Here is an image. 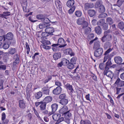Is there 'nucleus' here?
I'll return each instance as SVG.
<instances>
[{
    "label": "nucleus",
    "instance_id": "nucleus-64",
    "mask_svg": "<svg viewBox=\"0 0 124 124\" xmlns=\"http://www.w3.org/2000/svg\"><path fill=\"white\" fill-rule=\"evenodd\" d=\"M43 47L46 49H51V47L47 46L46 45H43L42 46Z\"/></svg>",
    "mask_w": 124,
    "mask_h": 124
},
{
    "label": "nucleus",
    "instance_id": "nucleus-31",
    "mask_svg": "<svg viewBox=\"0 0 124 124\" xmlns=\"http://www.w3.org/2000/svg\"><path fill=\"white\" fill-rule=\"evenodd\" d=\"M68 100L67 99H65L61 100L59 101V103L63 106H65L68 103Z\"/></svg>",
    "mask_w": 124,
    "mask_h": 124
},
{
    "label": "nucleus",
    "instance_id": "nucleus-44",
    "mask_svg": "<svg viewBox=\"0 0 124 124\" xmlns=\"http://www.w3.org/2000/svg\"><path fill=\"white\" fill-rule=\"evenodd\" d=\"M42 95V93L40 91H39L35 95V98L37 99H39L41 98Z\"/></svg>",
    "mask_w": 124,
    "mask_h": 124
},
{
    "label": "nucleus",
    "instance_id": "nucleus-27",
    "mask_svg": "<svg viewBox=\"0 0 124 124\" xmlns=\"http://www.w3.org/2000/svg\"><path fill=\"white\" fill-rule=\"evenodd\" d=\"M52 100V98L50 96L46 97L44 99L43 101L46 104V103L50 102Z\"/></svg>",
    "mask_w": 124,
    "mask_h": 124
},
{
    "label": "nucleus",
    "instance_id": "nucleus-22",
    "mask_svg": "<svg viewBox=\"0 0 124 124\" xmlns=\"http://www.w3.org/2000/svg\"><path fill=\"white\" fill-rule=\"evenodd\" d=\"M102 31L101 28L99 26H97L95 28V31L98 35H100Z\"/></svg>",
    "mask_w": 124,
    "mask_h": 124
},
{
    "label": "nucleus",
    "instance_id": "nucleus-48",
    "mask_svg": "<svg viewBox=\"0 0 124 124\" xmlns=\"http://www.w3.org/2000/svg\"><path fill=\"white\" fill-rule=\"evenodd\" d=\"M75 14L76 16L78 17H79L81 16L82 13L80 10H77L75 12Z\"/></svg>",
    "mask_w": 124,
    "mask_h": 124
},
{
    "label": "nucleus",
    "instance_id": "nucleus-42",
    "mask_svg": "<svg viewBox=\"0 0 124 124\" xmlns=\"http://www.w3.org/2000/svg\"><path fill=\"white\" fill-rule=\"evenodd\" d=\"M106 75H106L107 76L110 77L111 79L113 78V77L114 76V73L111 70H109V71H108Z\"/></svg>",
    "mask_w": 124,
    "mask_h": 124
},
{
    "label": "nucleus",
    "instance_id": "nucleus-54",
    "mask_svg": "<svg viewBox=\"0 0 124 124\" xmlns=\"http://www.w3.org/2000/svg\"><path fill=\"white\" fill-rule=\"evenodd\" d=\"M75 8V7L73 6L68 11V13L70 14H72L74 11Z\"/></svg>",
    "mask_w": 124,
    "mask_h": 124
},
{
    "label": "nucleus",
    "instance_id": "nucleus-1",
    "mask_svg": "<svg viewBox=\"0 0 124 124\" xmlns=\"http://www.w3.org/2000/svg\"><path fill=\"white\" fill-rule=\"evenodd\" d=\"M4 40H7L8 41H11L10 42V44L14 45L16 44V41L14 39V35L11 32H9L6 35H4Z\"/></svg>",
    "mask_w": 124,
    "mask_h": 124
},
{
    "label": "nucleus",
    "instance_id": "nucleus-58",
    "mask_svg": "<svg viewBox=\"0 0 124 124\" xmlns=\"http://www.w3.org/2000/svg\"><path fill=\"white\" fill-rule=\"evenodd\" d=\"M106 35L104 34V36L101 38V40L103 42L107 41V37H106Z\"/></svg>",
    "mask_w": 124,
    "mask_h": 124
},
{
    "label": "nucleus",
    "instance_id": "nucleus-4",
    "mask_svg": "<svg viewBox=\"0 0 124 124\" xmlns=\"http://www.w3.org/2000/svg\"><path fill=\"white\" fill-rule=\"evenodd\" d=\"M70 110H68L67 112L64 115V121L68 124L70 123V119H71L72 115Z\"/></svg>",
    "mask_w": 124,
    "mask_h": 124
},
{
    "label": "nucleus",
    "instance_id": "nucleus-35",
    "mask_svg": "<svg viewBox=\"0 0 124 124\" xmlns=\"http://www.w3.org/2000/svg\"><path fill=\"white\" fill-rule=\"evenodd\" d=\"M100 42L98 41H95L94 43L93 49H97V48H100Z\"/></svg>",
    "mask_w": 124,
    "mask_h": 124
},
{
    "label": "nucleus",
    "instance_id": "nucleus-25",
    "mask_svg": "<svg viewBox=\"0 0 124 124\" xmlns=\"http://www.w3.org/2000/svg\"><path fill=\"white\" fill-rule=\"evenodd\" d=\"M64 52L67 54H70L71 56H74V54L72 52V49L70 48L64 50Z\"/></svg>",
    "mask_w": 124,
    "mask_h": 124
},
{
    "label": "nucleus",
    "instance_id": "nucleus-28",
    "mask_svg": "<svg viewBox=\"0 0 124 124\" xmlns=\"http://www.w3.org/2000/svg\"><path fill=\"white\" fill-rule=\"evenodd\" d=\"M42 37L41 38V39H44V38L46 39L47 38L46 37H47L50 34L49 33L47 32H43L41 34Z\"/></svg>",
    "mask_w": 124,
    "mask_h": 124
},
{
    "label": "nucleus",
    "instance_id": "nucleus-3",
    "mask_svg": "<svg viewBox=\"0 0 124 124\" xmlns=\"http://www.w3.org/2000/svg\"><path fill=\"white\" fill-rule=\"evenodd\" d=\"M61 114H53L52 116V117L53 120L56 121L55 124H58L64 120L63 117H60Z\"/></svg>",
    "mask_w": 124,
    "mask_h": 124
},
{
    "label": "nucleus",
    "instance_id": "nucleus-38",
    "mask_svg": "<svg viewBox=\"0 0 124 124\" xmlns=\"http://www.w3.org/2000/svg\"><path fill=\"white\" fill-rule=\"evenodd\" d=\"M85 29V33L86 35L89 34L91 31V29L88 27L87 26Z\"/></svg>",
    "mask_w": 124,
    "mask_h": 124
},
{
    "label": "nucleus",
    "instance_id": "nucleus-20",
    "mask_svg": "<svg viewBox=\"0 0 124 124\" xmlns=\"http://www.w3.org/2000/svg\"><path fill=\"white\" fill-rule=\"evenodd\" d=\"M61 56V54L60 52L55 53L53 56V58L55 60H57L58 59L60 58Z\"/></svg>",
    "mask_w": 124,
    "mask_h": 124
},
{
    "label": "nucleus",
    "instance_id": "nucleus-45",
    "mask_svg": "<svg viewBox=\"0 0 124 124\" xmlns=\"http://www.w3.org/2000/svg\"><path fill=\"white\" fill-rule=\"evenodd\" d=\"M41 42L42 44H44V45H48L51 44L50 41L48 40H46L44 39H42Z\"/></svg>",
    "mask_w": 124,
    "mask_h": 124
},
{
    "label": "nucleus",
    "instance_id": "nucleus-61",
    "mask_svg": "<svg viewBox=\"0 0 124 124\" xmlns=\"http://www.w3.org/2000/svg\"><path fill=\"white\" fill-rule=\"evenodd\" d=\"M32 86H27L26 87V92H31Z\"/></svg>",
    "mask_w": 124,
    "mask_h": 124
},
{
    "label": "nucleus",
    "instance_id": "nucleus-62",
    "mask_svg": "<svg viewBox=\"0 0 124 124\" xmlns=\"http://www.w3.org/2000/svg\"><path fill=\"white\" fill-rule=\"evenodd\" d=\"M39 28L41 29H43L44 28L46 27V26H45V24L44 25L43 23H40L39 24Z\"/></svg>",
    "mask_w": 124,
    "mask_h": 124
},
{
    "label": "nucleus",
    "instance_id": "nucleus-8",
    "mask_svg": "<svg viewBox=\"0 0 124 124\" xmlns=\"http://www.w3.org/2000/svg\"><path fill=\"white\" fill-rule=\"evenodd\" d=\"M112 49L111 48H109L108 49L104 54V60L103 62H105L108 59V60H111V58L109 56V54H108L112 50Z\"/></svg>",
    "mask_w": 124,
    "mask_h": 124
},
{
    "label": "nucleus",
    "instance_id": "nucleus-32",
    "mask_svg": "<svg viewBox=\"0 0 124 124\" xmlns=\"http://www.w3.org/2000/svg\"><path fill=\"white\" fill-rule=\"evenodd\" d=\"M58 105L56 103H54L51 106L52 111L53 112H55L56 111L58 108Z\"/></svg>",
    "mask_w": 124,
    "mask_h": 124
},
{
    "label": "nucleus",
    "instance_id": "nucleus-12",
    "mask_svg": "<svg viewBox=\"0 0 124 124\" xmlns=\"http://www.w3.org/2000/svg\"><path fill=\"white\" fill-rule=\"evenodd\" d=\"M68 108V107L66 106L63 107L62 108L59 110V114L62 115V116H64V115L67 112Z\"/></svg>",
    "mask_w": 124,
    "mask_h": 124
},
{
    "label": "nucleus",
    "instance_id": "nucleus-26",
    "mask_svg": "<svg viewBox=\"0 0 124 124\" xmlns=\"http://www.w3.org/2000/svg\"><path fill=\"white\" fill-rule=\"evenodd\" d=\"M14 60V61L13 63V67L12 68V70H14L15 68H16L20 61V60Z\"/></svg>",
    "mask_w": 124,
    "mask_h": 124
},
{
    "label": "nucleus",
    "instance_id": "nucleus-41",
    "mask_svg": "<svg viewBox=\"0 0 124 124\" xmlns=\"http://www.w3.org/2000/svg\"><path fill=\"white\" fill-rule=\"evenodd\" d=\"M55 2L56 7L58 8H62V6L61 5V2L59 0H55Z\"/></svg>",
    "mask_w": 124,
    "mask_h": 124
},
{
    "label": "nucleus",
    "instance_id": "nucleus-18",
    "mask_svg": "<svg viewBox=\"0 0 124 124\" xmlns=\"http://www.w3.org/2000/svg\"><path fill=\"white\" fill-rule=\"evenodd\" d=\"M17 51V50L15 48L10 47L8 50V52L7 53L13 55L16 53Z\"/></svg>",
    "mask_w": 124,
    "mask_h": 124
},
{
    "label": "nucleus",
    "instance_id": "nucleus-39",
    "mask_svg": "<svg viewBox=\"0 0 124 124\" xmlns=\"http://www.w3.org/2000/svg\"><path fill=\"white\" fill-rule=\"evenodd\" d=\"M61 61L63 64V65L64 66L67 65L70 62L69 60L64 58H63Z\"/></svg>",
    "mask_w": 124,
    "mask_h": 124
},
{
    "label": "nucleus",
    "instance_id": "nucleus-57",
    "mask_svg": "<svg viewBox=\"0 0 124 124\" xmlns=\"http://www.w3.org/2000/svg\"><path fill=\"white\" fill-rule=\"evenodd\" d=\"M20 56L18 54H16L14 55L13 56V59L14 60H20Z\"/></svg>",
    "mask_w": 124,
    "mask_h": 124
},
{
    "label": "nucleus",
    "instance_id": "nucleus-13",
    "mask_svg": "<svg viewBox=\"0 0 124 124\" xmlns=\"http://www.w3.org/2000/svg\"><path fill=\"white\" fill-rule=\"evenodd\" d=\"M51 46L52 47V50L55 52L60 51L61 49L60 48H62L61 47H60L59 45L57 43L54 44Z\"/></svg>",
    "mask_w": 124,
    "mask_h": 124
},
{
    "label": "nucleus",
    "instance_id": "nucleus-51",
    "mask_svg": "<svg viewBox=\"0 0 124 124\" xmlns=\"http://www.w3.org/2000/svg\"><path fill=\"white\" fill-rule=\"evenodd\" d=\"M66 98V96L64 93L61 94L59 96V99L61 100L65 99Z\"/></svg>",
    "mask_w": 124,
    "mask_h": 124
},
{
    "label": "nucleus",
    "instance_id": "nucleus-63",
    "mask_svg": "<svg viewBox=\"0 0 124 124\" xmlns=\"http://www.w3.org/2000/svg\"><path fill=\"white\" fill-rule=\"evenodd\" d=\"M2 118L1 120L2 121H4V120L6 118V115L5 113L4 112H3L1 115Z\"/></svg>",
    "mask_w": 124,
    "mask_h": 124
},
{
    "label": "nucleus",
    "instance_id": "nucleus-9",
    "mask_svg": "<svg viewBox=\"0 0 124 124\" xmlns=\"http://www.w3.org/2000/svg\"><path fill=\"white\" fill-rule=\"evenodd\" d=\"M57 43L59 45L60 47H61V48L64 47L67 45L66 41L64 40L63 38H59L58 40Z\"/></svg>",
    "mask_w": 124,
    "mask_h": 124
},
{
    "label": "nucleus",
    "instance_id": "nucleus-56",
    "mask_svg": "<svg viewBox=\"0 0 124 124\" xmlns=\"http://www.w3.org/2000/svg\"><path fill=\"white\" fill-rule=\"evenodd\" d=\"M74 64L69 62V63L67 67L70 69H72L74 68Z\"/></svg>",
    "mask_w": 124,
    "mask_h": 124
},
{
    "label": "nucleus",
    "instance_id": "nucleus-7",
    "mask_svg": "<svg viewBox=\"0 0 124 124\" xmlns=\"http://www.w3.org/2000/svg\"><path fill=\"white\" fill-rule=\"evenodd\" d=\"M112 64V63L110 59L109 60H108L107 62L105 64L106 66L105 67V69L103 72L104 75H106L108 71H109V69Z\"/></svg>",
    "mask_w": 124,
    "mask_h": 124
},
{
    "label": "nucleus",
    "instance_id": "nucleus-47",
    "mask_svg": "<svg viewBox=\"0 0 124 124\" xmlns=\"http://www.w3.org/2000/svg\"><path fill=\"white\" fill-rule=\"evenodd\" d=\"M124 2V0H117L116 3V5L120 7Z\"/></svg>",
    "mask_w": 124,
    "mask_h": 124
},
{
    "label": "nucleus",
    "instance_id": "nucleus-23",
    "mask_svg": "<svg viewBox=\"0 0 124 124\" xmlns=\"http://www.w3.org/2000/svg\"><path fill=\"white\" fill-rule=\"evenodd\" d=\"M111 31L110 29L104 32V34L106 35V37H107V39H111L112 35L110 34H109V33Z\"/></svg>",
    "mask_w": 124,
    "mask_h": 124
},
{
    "label": "nucleus",
    "instance_id": "nucleus-37",
    "mask_svg": "<svg viewBox=\"0 0 124 124\" xmlns=\"http://www.w3.org/2000/svg\"><path fill=\"white\" fill-rule=\"evenodd\" d=\"M80 124H92L91 121L88 120H81L80 122Z\"/></svg>",
    "mask_w": 124,
    "mask_h": 124
},
{
    "label": "nucleus",
    "instance_id": "nucleus-43",
    "mask_svg": "<svg viewBox=\"0 0 124 124\" xmlns=\"http://www.w3.org/2000/svg\"><path fill=\"white\" fill-rule=\"evenodd\" d=\"M43 102H41V104L40 105V110H42L43 109H46V104L43 101Z\"/></svg>",
    "mask_w": 124,
    "mask_h": 124
},
{
    "label": "nucleus",
    "instance_id": "nucleus-59",
    "mask_svg": "<svg viewBox=\"0 0 124 124\" xmlns=\"http://www.w3.org/2000/svg\"><path fill=\"white\" fill-rule=\"evenodd\" d=\"M121 71V69L116 70L114 72V74L116 75V76H117V77H118L119 74V73Z\"/></svg>",
    "mask_w": 124,
    "mask_h": 124
},
{
    "label": "nucleus",
    "instance_id": "nucleus-55",
    "mask_svg": "<svg viewBox=\"0 0 124 124\" xmlns=\"http://www.w3.org/2000/svg\"><path fill=\"white\" fill-rule=\"evenodd\" d=\"M43 20V22H46L49 23L51 22L52 23H56L57 22L56 21L54 22H51L49 19L45 17Z\"/></svg>",
    "mask_w": 124,
    "mask_h": 124
},
{
    "label": "nucleus",
    "instance_id": "nucleus-14",
    "mask_svg": "<svg viewBox=\"0 0 124 124\" xmlns=\"http://www.w3.org/2000/svg\"><path fill=\"white\" fill-rule=\"evenodd\" d=\"M18 103L19 106L21 109H23L26 108V103L23 100H19Z\"/></svg>",
    "mask_w": 124,
    "mask_h": 124
},
{
    "label": "nucleus",
    "instance_id": "nucleus-6",
    "mask_svg": "<svg viewBox=\"0 0 124 124\" xmlns=\"http://www.w3.org/2000/svg\"><path fill=\"white\" fill-rule=\"evenodd\" d=\"M103 49L102 48H97L95 50L94 54V56L96 57H99L102 54Z\"/></svg>",
    "mask_w": 124,
    "mask_h": 124
},
{
    "label": "nucleus",
    "instance_id": "nucleus-10",
    "mask_svg": "<svg viewBox=\"0 0 124 124\" xmlns=\"http://www.w3.org/2000/svg\"><path fill=\"white\" fill-rule=\"evenodd\" d=\"M67 86V88L68 90L70 92V95L72 97L74 96V95H76L75 94H74V93H75L77 95V97L78 98V97H79V95H78V93L77 92H75L74 91L72 88V86Z\"/></svg>",
    "mask_w": 124,
    "mask_h": 124
},
{
    "label": "nucleus",
    "instance_id": "nucleus-53",
    "mask_svg": "<svg viewBox=\"0 0 124 124\" xmlns=\"http://www.w3.org/2000/svg\"><path fill=\"white\" fill-rule=\"evenodd\" d=\"M31 92H26V98L28 101H29L30 99V96L31 95Z\"/></svg>",
    "mask_w": 124,
    "mask_h": 124
},
{
    "label": "nucleus",
    "instance_id": "nucleus-52",
    "mask_svg": "<svg viewBox=\"0 0 124 124\" xmlns=\"http://www.w3.org/2000/svg\"><path fill=\"white\" fill-rule=\"evenodd\" d=\"M104 62L101 63L99 65V67L100 69L102 70L105 69V67L106 66L105 64L104 63Z\"/></svg>",
    "mask_w": 124,
    "mask_h": 124
},
{
    "label": "nucleus",
    "instance_id": "nucleus-29",
    "mask_svg": "<svg viewBox=\"0 0 124 124\" xmlns=\"http://www.w3.org/2000/svg\"><path fill=\"white\" fill-rule=\"evenodd\" d=\"M74 4V0H68L67 2L66 5L69 7H71Z\"/></svg>",
    "mask_w": 124,
    "mask_h": 124
},
{
    "label": "nucleus",
    "instance_id": "nucleus-17",
    "mask_svg": "<svg viewBox=\"0 0 124 124\" xmlns=\"http://www.w3.org/2000/svg\"><path fill=\"white\" fill-rule=\"evenodd\" d=\"M51 88L48 87L47 86H45L42 88L41 91L43 94L46 95L49 94V89Z\"/></svg>",
    "mask_w": 124,
    "mask_h": 124
},
{
    "label": "nucleus",
    "instance_id": "nucleus-49",
    "mask_svg": "<svg viewBox=\"0 0 124 124\" xmlns=\"http://www.w3.org/2000/svg\"><path fill=\"white\" fill-rule=\"evenodd\" d=\"M108 16L107 14L105 13H102L100 14L98 16V17L99 18H104Z\"/></svg>",
    "mask_w": 124,
    "mask_h": 124
},
{
    "label": "nucleus",
    "instance_id": "nucleus-2",
    "mask_svg": "<svg viewBox=\"0 0 124 124\" xmlns=\"http://www.w3.org/2000/svg\"><path fill=\"white\" fill-rule=\"evenodd\" d=\"M97 24L101 26L102 29L104 30H106L108 29V24L105 22V20L104 19H100L98 22Z\"/></svg>",
    "mask_w": 124,
    "mask_h": 124
},
{
    "label": "nucleus",
    "instance_id": "nucleus-11",
    "mask_svg": "<svg viewBox=\"0 0 124 124\" xmlns=\"http://www.w3.org/2000/svg\"><path fill=\"white\" fill-rule=\"evenodd\" d=\"M87 13L88 15L90 17L95 16L96 14V10L93 9H89L87 10Z\"/></svg>",
    "mask_w": 124,
    "mask_h": 124
},
{
    "label": "nucleus",
    "instance_id": "nucleus-46",
    "mask_svg": "<svg viewBox=\"0 0 124 124\" xmlns=\"http://www.w3.org/2000/svg\"><path fill=\"white\" fill-rule=\"evenodd\" d=\"M77 59V58L76 57H73L70 60V62L74 64H75L76 63Z\"/></svg>",
    "mask_w": 124,
    "mask_h": 124
},
{
    "label": "nucleus",
    "instance_id": "nucleus-30",
    "mask_svg": "<svg viewBox=\"0 0 124 124\" xmlns=\"http://www.w3.org/2000/svg\"><path fill=\"white\" fill-rule=\"evenodd\" d=\"M114 23L113 19L110 17H107L106 19V23L109 25H112Z\"/></svg>",
    "mask_w": 124,
    "mask_h": 124
},
{
    "label": "nucleus",
    "instance_id": "nucleus-60",
    "mask_svg": "<svg viewBox=\"0 0 124 124\" xmlns=\"http://www.w3.org/2000/svg\"><path fill=\"white\" fill-rule=\"evenodd\" d=\"M8 56L6 55H4L2 58V60L4 62H7L8 58Z\"/></svg>",
    "mask_w": 124,
    "mask_h": 124
},
{
    "label": "nucleus",
    "instance_id": "nucleus-15",
    "mask_svg": "<svg viewBox=\"0 0 124 124\" xmlns=\"http://www.w3.org/2000/svg\"><path fill=\"white\" fill-rule=\"evenodd\" d=\"M58 86L54 89L53 91V93L54 94H59L61 92L62 89L61 88L60 86Z\"/></svg>",
    "mask_w": 124,
    "mask_h": 124
},
{
    "label": "nucleus",
    "instance_id": "nucleus-50",
    "mask_svg": "<svg viewBox=\"0 0 124 124\" xmlns=\"http://www.w3.org/2000/svg\"><path fill=\"white\" fill-rule=\"evenodd\" d=\"M45 17V16L42 14H40L37 15L36 18L39 19L43 20Z\"/></svg>",
    "mask_w": 124,
    "mask_h": 124
},
{
    "label": "nucleus",
    "instance_id": "nucleus-24",
    "mask_svg": "<svg viewBox=\"0 0 124 124\" xmlns=\"http://www.w3.org/2000/svg\"><path fill=\"white\" fill-rule=\"evenodd\" d=\"M117 27L124 32V23L123 22L121 21L118 23Z\"/></svg>",
    "mask_w": 124,
    "mask_h": 124
},
{
    "label": "nucleus",
    "instance_id": "nucleus-19",
    "mask_svg": "<svg viewBox=\"0 0 124 124\" xmlns=\"http://www.w3.org/2000/svg\"><path fill=\"white\" fill-rule=\"evenodd\" d=\"M114 59L115 62L119 65L121 64L122 62V59L120 56H116L114 57Z\"/></svg>",
    "mask_w": 124,
    "mask_h": 124
},
{
    "label": "nucleus",
    "instance_id": "nucleus-5",
    "mask_svg": "<svg viewBox=\"0 0 124 124\" xmlns=\"http://www.w3.org/2000/svg\"><path fill=\"white\" fill-rule=\"evenodd\" d=\"M77 22L78 25H83V29H84L85 27L87 26L88 25V23L85 21V18H78L77 21Z\"/></svg>",
    "mask_w": 124,
    "mask_h": 124
},
{
    "label": "nucleus",
    "instance_id": "nucleus-21",
    "mask_svg": "<svg viewBox=\"0 0 124 124\" xmlns=\"http://www.w3.org/2000/svg\"><path fill=\"white\" fill-rule=\"evenodd\" d=\"M94 6L93 3H85L84 5V9L86 10L87 9L92 8L94 7Z\"/></svg>",
    "mask_w": 124,
    "mask_h": 124
},
{
    "label": "nucleus",
    "instance_id": "nucleus-36",
    "mask_svg": "<svg viewBox=\"0 0 124 124\" xmlns=\"http://www.w3.org/2000/svg\"><path fill=\"white\" fill-rule=\"evenodd\" d=\"M102 1L101 0H98L96 2L95 4V7L96 8H98L100 7L102 4Z\"/></svg>",
    "mask_w": 124,
    "mask_h": 124
},
{
    "label": "nucleus",
    "instance_id": "nucleus-16",
    "mask_svg": "<svg viewBox=\"0 0 124 124\" xmlns=\"http://www.w3.org/2000/svg\"><path fill=\"white\" fill-rule=\"evenodd\" d=\"M45 31L46 32H47L49 33L50 35H53V33L54 32V30L53 27H48L46 28L45 29Z\"/></svg>",
    "mask_w": 124,
    "mask_h": 124
},
{
    "label": "nucleus",
    "instance_id": "nucleus-34",
    "mask_svg": "<svg viewBox=\"0 0 124 124\" xmlns=\"http://www.w3.org/2000/svg\"><path fill=\"white\" fill-rule=\"evenodd\" d=\"M9 45L7 41V40H6L3 43V49L5 50L8 49L9 47Z\"/></svg>",
    "mask_w": 124,
    "mask_h": 124
},
{
    "label": "nucleus",
    "instance_id": "nucleus-33",
    "mask_svg": "<svg viewBox=\"0 0 124 124\" xmlns=\"http://www.w3.org/2000/svg\"><path fill=\"white\" fill-rule=\"evenodd\" d=\"M98 11L100 13H104L105 10L104 7L103 5L100 6V7H98Z\"/></svg>",
    "mask_w": 124,
    "mask_h": 124
},
{
    "label": "nucleus",
    "instance_id": "nucleus-40",
    "mask_svg": "<svg viewBox=\"0 0 124 124\" xmlns=\"http://www.w3.org/2000/svg\"><path fill=\"white\" fill-rule=\"evenodd\" d=\"M111 44L109 42H107L105 43L104 45V48L105 49H106L108 48H110L111 46Z\"/></svg>",
    "mask_w": 124,
    "mask_h": 124
}]
</instances>
